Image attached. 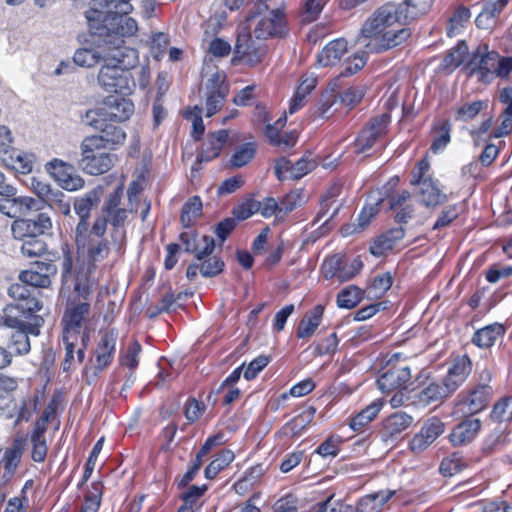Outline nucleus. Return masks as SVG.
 <instances>
[{
	"label": "nucleus",
	"mask_w": 512,
	"mask_h": 512,
	"mask_svg": "<svg viewBox=\"0 0 512 512\" xmlns=\"http://www.w3.org/2000/svg\"><path fill=\"white\" fill-rule=\"evenodd\" d=\"M81 119L83 124L99 131L102 129L103 125L109 121L104 113L103 106L86 111Z\"/></svg>",
	"instance_id": "nucleus-56"
},
{
	"label": "nucleus",
	"mask_w": 512,
	"mask_h": 512,
	"mask_svg": "<svg viewBox=\"0 0 512 512\" xmlns=\"http://www.w3.org/2000/svg\"><path fill=\"white\" fill-rule=\"evenodd\" d=\"M315 410L308 408L288 422L283 430L285 435L298 436L305 427L313 420Z\"/></svg>",
	"instance_id": "nucleus-45"
},
{
	"label": "nucleus",
	"mask_w": 512,
	"mask_h": 512,
	"mask_svg": "<svg viewBox=\"0 0 512 512\" xmlns=\"http://www.w3.org/2000/svg\"><path fill=\"white\" fill-rule=\"evenodd\" d=\"M383 403L381 400L376 399L371 404L362 409L350 421V427L354 431L361 430L364 426L370 423L380 412Z\"/></svg>",
	"instance_id": "nucleus-39"
},
{
	"label": "nucleus",
	"mask_w": 512,
	"mask_h": 512,
	"mask_svg": "<svg viewBox=\"0 0 512 512\" xmlns=\"http://www.w3.org/2000/svg\"><path fill=\"white\" fill-rule=\"evenodd\" d=\"M471 13L468 8L460 6L456 9L453 16L450 18L447 26V33L449 36H455L459 30L469 21Z\"/></svg>",
	"instance_id": "nucleus-51"
},
{
	"label": "nucleus",
	"mask_w": 512,
	"mask_h": 512,
	"mask_svg": "<svg viewBox=\"0 0 512 512\" xmlns=\"http://www.w3.org/2000/svg\"><path fill=\"white\" fill-rule=\"evenodd\" d=\"M39 333L38 325L15 329L10 335L7 349H12L17 356L26 355L31 349L29 335L37 336Z\"/></svg>",
	"instance_id": "nucleus-26"
},
{
	"label": "nucleus",
	"mask_w": 512,
	"mask_h": 512,
	"mask_svg": "<svg viewBox=\"0 0 512 512\" xmlns=\"http://www.w3.org/2000/svg\"><path fill=\"white\" fill-rule=\"evenodd\" d=\"M445 423L438 417L428 418L420 431L410 440L409 447L413 453L425 451L445 431Z\"/></svg>",
	"instance_id": "nucleus-12"
},
{
	"label": "nucleus",
	"mask_w": 512,
	"mask_h": 512,
	"mask_svg": "<svg viewBox=\"0 0 512 512\" xmlns=\"http://www.w3.org/2000/svg\"><path fill=\"white\" fill-rule=\"evenodd\" d=\"M481 429V420L467 417L456 425L449 434V441L453 446H463L472 442Z\"/></svg>",
	"instance_id": "nucleus-19"
},
{
	"label": "nucleus",
	"mask_w": 512,
	"mask_h": 512,
	"mask_svg": "<svg viewBox=\"0 0 512 512\" xmlns=\"http://www.w3.org/2000/svg\"><path fill=\"white\" fill-rule=\"evenodd\" d=\"M45 433L33 431L31 434L32 459L35 462H43L47 455V445L44 438Z\"/></svg>",
	"instance_id": "nucleus-58"
},
{
	"label": "nucleus",
	"mask_w": 512,
	"mask_h": 512,
	"mask_svg": "<svg viewBox=\"0 0 512 512\" xmlns=\"http://www.w3.org/2000/svg\"><path fill=\"white\" fill-rule=\"evenodd\" d=\"M235 458L233 451L222 450L217 457L210 462L205 468V477L207 479H213L216 475L226 468Z\"/></svg>",
	"instance_id": "nucleus-46"
},
{
	"label": "nucleus",
	"mask_w": 512,
	"mask_h": 512,
	"mask_svg": "<svg viewBox=\"0 0 512 512\" xmlns=\"http://www.w3.org/2000/svg\"><path fill=\"white\" fill-rule=\"evenodd\" d=\"M247 22L257 39L284 37L288 32L284 11L280 8L270 10L264 2L254 4Z\"/></svg>",
	"instance_id": "nucleus-4"
},
{
	"label": "nucleus",
	"mask_w": 512,
	"mask_h": 512,
	"mask_svg": "<svg viewBox=\"0 0 512 512\" xmlns=\"http://www.w3.org/2000/svg\"><path fill=\"white\" fill-rule=\"evenodd\" d=\"M102 195L101 187H96L74 201V211L79 217L75 228V234L84 233L91 229L89 218L92 209L98 206Z\"/></svg>",
	"instance_id": "nucleus-13"
},
{
	"label": "nucleus",
	"mask_w": 512,
	"mask_h": 512,
	"mask_svg": "<svg viewBox=\"0 0 512 512\" xmlns=\"http://www.w3.org/2000/svg\"><path fill=\"white\" fill-rule=\"evenodd\" d=\"M496 67H498V53L488 51L485 45L476 49L472 59L467 64L469 73L477 74L478 79L484 83H489L494 79Z\"/></svg>",
	"instance_id": "nucleus-9"
},
{
	"label": "nucleus",
	"mask_w": 512,
	"mask_h": 512,
	"mask_svg": "<svg viewBox=\"0 0 512 512\" xmlns=\"http://www.w3.org/2000/svg\"><path fill=\"white\" fill-rule=\"evenodd\" d=\"M215 248V241L210 236H202L198 239L196 249L193 251L197 261H202L210 256Z\"/></svg>",
	"instance_id": "nucleus-62"
},
{
	"label": "nucleus",
	"mask_w": 512,
	"mask_h": 512,
	"mask_svg": "<svg viewBox=\"0 0 512 512\" xmlns=\"http://www.w3.org/2000/svg\"><path fill=\"white\" fill-rule=\"evenodd\" d=\"M103 109L109 121L122 122L133 114L134 104L130 99L114 96L104 103Z\"/></svg>",
	"instance_id": "nucleus-22"
},
{
	"label": "nucleus",
	"mask_w": 512,
	"mask_h": 512,
	"mask_svg": "<svg viewBox=\"0 0 512 512\" xmlns=\"http://www.w3.org/2000/svg\"><path fill=\"white\" fill-rule=\"evenodd\" d=\"M465 466L463 458L457 453H452L442 460L439 469L444 476H453L462 471Z\"/></svg>",
	"instance_id": "nucleus-53"
},
{
	"label": "nucleus",
	"mask_w": 512,
	"mask_h": 512,
	"mask_svg": "<svg viewBox=\"0 0 512 512\" xmlns=\"http://www.w3.org/2000/svg\"><path fill=\"white\" fill-rule=\"evenodd\" d=\"M104 150L101 139L85 137L80 144L81 158L78 165L81 170L93 176L108 172L117 162V156Z\"/></svg>",
	"instance_id": "nucleus-6"
},
{
	"label": "nucleus",
	"mask_w": 512,
	"mask_h": 512,
	"mask_svg": "<svg viewBox=\"0 0 512 512\" xmlns=\"http://www.w3.org/2000/svg\"><path fill=\"white\" fill-rule=\"evenodd\" d=\"M266 469L262 464H257L247 469L243 476L234 484L238 494H244L250 487L256 484L264 475Z\"/></svg>",
	"instance_id": "nucleus-41"
},
{
	"label": "nucleus",
	"mask_w": 512,
	"mask_h": 512,
	"mask_svg": "<svg viewBox=\"0 0 512 512\" xmlns=\"http://www.w3.org/2000/svg\"><path fill=\"white\" fill-rule=\"evenodd\" d=\"M509 0L488 1L484 4L482 11L476 17V25L480 29L492 28Z\"/></svg>",
	"instance_id": "nucleus-29"
},
{
	"label": "nucleus",
	"mask_w": 512,
	"mask_h": 512,
	"mask_svg": "<svg viewBox=\"0 0 512 512\" xmlns=\"http://www.w3.org/2000/svg\"><path fill=\"white\" fill-rule=\"evenodd\" d=\"M202 202L198 196L190 198L182 208L181 222L185 227H190L194 220L201 215Z\"/></svg>",
	"instance_id": "nucleus-49"
},
{
	"label": "nucleus",
	"mask_w": 512,
	"mask_h": 512,
	"mask_svg": "<svg viewBox=\"0 0 512 512\" xmlns=\"http://www.w3.org/2000/svg\"><path fill=\"white\" fill-rule=\"evenodd\" d=\"M491 417L497 422L512 420V396L498 401L493 407Z\"/></svg>",
	"instance_id": "nucleus-57"
},
{
	"label": "nucleus",
	"mask_w": 512,
	"mask_h": 512,
	"mask_svg": "<svg viewBox=\"0 0 512 512\" xmlns=\"http://www.w3.org/2000/svg\"><path fill=\"white\" fill-rule=\"evenodd\" d=\"M89 27L93 33L100 38L96 48H80L76 50L73 56V61L76 65L81 67H93L100 61H105L106 54L112 52L113 44H109L108 40H115L116 38H124L128 35H122L120 30L102 21L92 23L88 21Z\"/></svg>",
	"instance_id": "nucleus-5"
},
{
	"label": "nucleus",
	"mask_w": 512,
	"mask_h": 512,
	"mask_svg": "<svg viewBox=\"0 0 512 512\" xmlns=\"http://www.w3.org/2000/svg\"><path fill=\"white\" fill-rule=\"evenodd\" d=\"M130 210L126 208L103 212L97 216L93 222V233L98 236H104L107 230V224H111L115 230L123 227Z\"/></svg>",
	"instance_id": "nucleus-23"
},
{
	"label": "nucleus",
	"mask_w": 512,
	"mask_h": 512,
	"mask_svg": "<svg viewBox=\"0 0 512 512\" xmlns=\"http://www.w3.org/2000/svg\"><path fill=\"white\" fill-rule=\"evenodd\" d=\"M227 139L228 132L226 130H219L211 134L206 144L207 147L197 156V161L191 168L192 172L198 171L202 162H208L216 158L220 154Z\"/></svg>",
	"instance_id": "nucleus-24"
},
{
	"label": "nucleus",
	"mask_w": 512,
	"mask_h": 512,
	"mask_svg": "<svg viewBox=\"0 0 512 512\" xmlns=\"http://www.w3.org/2000/svg\"><path fill=\"white\" fill-rule=\"evenodd\" d=\"M324 308L321 305H317L300 321L297 336L299 338H309L313 335L317 327L321 323Z\"/></svg>",
	"instance_id": "nucleus-37"
},
{
	"label": "nucleus",
	"mask_w": 512,
	"mask_h": 512,
	"mask_svg": "<svg viewBox=\"0 0 512 512\" xmlns=\"http://www.w3.org/2000/svg\"><path fill=\"white\" fill-rule=\"evenodd\" d=\"M45 171L67 191H77L84 187V179L76 174L73 165L54 158L45 164Z\"/></svg>",
	"instance_id": "nucleus-8"
},
{
	"label": "nucleus",
	"mask_w": 512,
	"mask_h": 512,
	"mask_svg": "<svg viewBox=\"0 0 512 512\" xmlns=\"http://www.w3.org/2000/svg\"><path fill=\"white\" fill-rule=\"evenodd\" d=\"M468 54V47L464 42H460L453 48L444 58L446 67L456 68L466 60Z\"/></svg>",
	"instance_id": "nucleus-59"
},
{
	"label": "nucleus",
	"mask_w": 512,
	"mask_h": 512,
	"mask_svg": "<svg viewBox=\"0 0 512 512\" xmlns=\"http://www.w3.org/2000/svg\"><path fill=\"white\" fill-rule=\"evenodd\" d=\"M23 450V440L16 439L12 446L0 450V470L4 468L5 475H12L20 463Z\"/></svg>",
	"instance_id": "nucleus-32"
},
{
	"label": "nucleus",
	"mask_w": 512,
	"mask_h": 512,
	"mask_svg": "<svg viewBox=\"0 0 512 512\" xmlns=\"http://www.w3.org/2000/svg\"><path fill=\"white\" fill-rule=\"evenodd\" d=\"M14 187L6 185L0 193H6L7 197L0 198V213L10 218H18L29 210L40 209L39 201L31 197L22 196L11 198L14 195Z\"/></svg>",
	"instance_id": "nucleus-10"
},
{
	"label": "nucleus",
	"mask_w": 512,
	"mask_h": 512,
	"mask_svg": "<svg viewBox=\"0 0 512 512\" xmlns=\"http://www.w3.org/2000/svg\"><path fill=\"white\" fill-rule=\"evenodd\" d=\"M224 267V262L216 257V256H208L202 261H197L191 263L186 272V276L189 280H194L197 276L198 272L203 277H214L222 272Z\"/></svg>",
	"instance_id": "nucleus-27"
},
{
	"label": "nucleus",
	"mask_w": 512,
	"mask_h": 512,
	"mask_svg": "<svg viewBox=\"0 0 512 512\" xmlns=\"http://www.w3.org/2000/svg\"><path fill=\"white\" fill-rule=\"evenodd\" d=\"M51 195L52 197H50L46 204L58 213L68 215L71 208L66 195L59 189H56L54 194Z\"/></svg>",
	"instance_id": "nucleus-61"
},
{
	"label": "nucleus",
	"mask_w": 512,
	"mask_h": 512,
	"mask_svg": "<svg viewBox=\"0 0 512 512\" xmlns=\"http://www.w3.org/2000/svg\"><path fill=\"white\" fill-rule=\"evenodd\" d=\"M56 271V266L51 262H37L30 270L21 272L19 280L27 283L30 288H46L51 283L50 277Z\"/></svg>",
	"instance_id": "nucleus-15"
},
{
	"label": "nucleus",
	"mask_w": 512,
	"mask_h": 512,
	"mask_svg": "<svg viewBox=\"0 0 512 512\" xmlns=\"http://www.w3.org/2000/svg\"><path fill=\"white\" fill-rule=\"evenodd\" d=\"M256 144L248 142L238 146L231 157L230 163L233 167L241 168L247 165L255 156Z\"/></svg>",
	"instance_id": "nucleus-47"
},
{
	"label": "nucleus",
	"mask_w": 512,
	"mask_h": 512,
	"mask_svg": "<svg viewBox=\"0 0 512 512\" xmlns=\"http://www.w3.org/2000/svg\"><path fill=\"white\" fill-rule=\"evenodd\" d=\"M411 378L409 367H393L380 375L377 384L383 393H389L398 388H406Z\"/></svg>",
	"instance_id": "nucleus-17"
},
{
	"label": "nucleus",
	"mask_w": 512,
	"mask_h": 512,
	"mask_svg": "<svg viewBox=\"0 0 512 512\" xmlns=\"http://www.w3.org/2000/svg\"><path fill=\"white\" fill-rule=\"evenodd\" d=\"M75 243L78 253L84 256L89 264L96 265L102 262L110 253L109 242L103 239V236L94 234L93 226L84 233L75 234Z\"/></svg>",
	"instance_id": "nucleus-7"
},
{
	"label": "nucleus",
	"mask_w": 512,
	"mask_h": 512,
	"mask_svg": "<svg viewBox=\"0 0 512 512\" xmlns=\"http://www.w3.org/2000/svg\"><path fill=\"white\" fill-rule=\"evenodd\" d=\"M362 299V291L354 285L344 288L337 296V305L340 308L352 309Z\"/></svg>",
	"instance_id": "nucleus-48"
},
{
	"label": "nucleus",
	"mask_w": 512,
	"mask_h": 512,
	"mask_svg": "<svg viewBox=\"0 0 512 512\" xmlns=\"http://www.w3.org/2000/svg\"><path fill=\"white\" fill-rule=\"evenodd\" d=\"M227 88L223 85L220 75L214 74L207 84L206 116H213L224 104Z\"/></svg>",
	"instance_id": "nucleus-20"
},
{
	"label": "nucleus",
	"mask_w": 512,
	"mask_h": 512,
	"mask_svg": "<svg viewBox=\"0 0 512 512\" xmlns=\"http://www.w3.org/2000/svg\"><path fill=\"white\" fill-rule=\"evenodd\" d=\"M472 365L467 356H461L454 360L452 366L448 369V373L444 378L447 386L455 392L458 387L464 383L468 375L471 373Z\"/></svg>",
	"instance_id": "nucleus-28"
},
{
	"label": "nucleus",
	"mask_w": 512,
	"mask_h": 512,
	"mask_svg": "<svg viewBox=\"0 0 512 512\" xmlns=\"http://www.w3.org/2000/svg\"><path fill=\"white\" fill-rule=\"evenodd\" d=\"M505 332L503 325L494 323L475 332L473 343L481 348H489L494 345L496 340Z\"/></svg>",
	"instance_id": "nucleus-38"
},
{
	"label": "nucleus",
	"mask_w": 512,
	"mask_h": 512,
	"mask_svg": "<svg viewBox=\"0 0 512 512\" xmlns=\"http://www.w3.org/2000/svg\"><path fill=\"white\" fill-rule=\"evenodd\" d=\"M341 191L342 186L340 184H333L327 189L322 198L321 208L314 220V224L323 221V225H326L338 214L342 202H339L337 197L341 194Z\"/></svg>",
	"instance_id": "nucleus-18"
},
{
	"label": "nucleus",
	"mask_w": 512,
	"mask_h": 512,
	"mask_svg": "<svg viewBox=\"0 0 512 512\" xmlns=\"http://www.w3.org/2000/svg\"><path fill=\"white\" fill-rule=\"evenodd\" d=\"M394 490H381L362 497L357 504L358 512H382L383 506L394 496Z\"/></svg>",
	"instance_id": "nucleus-33"
},
{
	"label": "nucleus",
	"mask_w": 512,
	"mask_h": 512,
	"mask_svg": "<svg viewBox=\"0 0 512 512\" xmlns=\"http://www.w3.org/2000/svg\"><path fill=\"white\" fill-rule=\"evenodd\" d=\"M102 496V485L93 483L91 489L85 495L84 502L79 512H98Z\"/></svg>",
	"instance_id": "nucleus-50"
},
{
	"label": "nucleus",
	"mask_w": 512,
	"mask_h": 512,
	"mask_svg": "<svg viewBox=\"0 0 512 512\" xmlns=\"http://www.w3.org/2000/svg\"><path fill=\"white\" fill-rule=\"evenodd\" d=\"M131 0H93L86 11L87 21H99L120 30L122 35H134L138 29L136 21L127 15L132 11Z\"/></svg>",
	"instance_id": "nucleus-3"
},
{
	"label": "nucleus",
	"mask_w": 512,
	"mask_h": 512,
	"mask_svg": "<svg viewBox=\"0 0 512 512\" xmlns=\"http://www.w3.org/2000/svg\"><path fill=\"white\" fill-rule=\"evenodd\" d=\"M12 167L22 173L28 174L33 170L35 156L25 152H15L11 155Z\"/></svg>",
	"instance_id": "nucleus-55"
},
{
	"label": "nucleus",
	"mask_w": 512,
	"mask_h": 512,
	"mask_svg": "<svg viewBox=\"0 0 512 512\" xmlns=\"http://www.w3.org/2000/svg\"><path fill=\"white\" fill-rule=\"evenodd\" d=\"M311 156V154L304 155L293 164L292 179H300L316 167V161Z\"/></svg>",
	"instance_id": "nucleus-60"
},
{
	"label": "nucleus",
	"mask_w": 512,
	"mask_h": 512,
	"mask_svg": "<svg viewBox=\"0 0 512 512\" xmlns=\"http://www.w3.org/2000/svg\"><path fill=\"white\" fill-rule=\"evenodd\" d=\"M316 86V79L313 77L304 79L300 85L298 86L295 95L293 96L290 106H289V113L294 114L299 109H301L305 103L307 96L310 94V92L315 88Z\"/></svg>",
	"instance_id": "nucleus-43"
},
{
	"label": "nucleus",
	"mask_w": 512,
	"mask_h": 512,
	"mask_svg": "<svg viewBox=\"0 0 512 512\" xmlns=\"http://www.w3.org/2000/svg\"><path fill=\"white\" fill-rule=\"evenodd\" d=\"M492 389L488 385L477 386L468 398V412L475 414L483 410L489 403Z\"/></svg>",
	"instance_id": "nucleus-40"
},
{
	"label": "nucleus",
	"mask_w": 512,
	"mask_h": 512,
	"mask_svg": "<svg viewBox=\"0 0 512 512\" xmlns=\"http://www.w3.org/2000/svg\"><path fill=\"white\" fill-rule=\"evenodd\" d=\"M400 13L394 3L379 7L363 23L356 43L369 53H380L403 44L411 31L405 27L407 22L399 16Z\"/></svg>",
	"instance_id": "nucleus-1"
},
{
	"label": "nucleus",
	"mask_w": 512,
	"mask_h": 512,
	"mask_svg": "<svg viewBox=\"0 0 512 512\" xmlns=\"http://www.w3.org/2000/svg\"><path fill=\"white\" fill-rule=\"evenodd\" d=\"M18 239L22 241L21 253L28 258L40 257L47 250L46 243L39 236L28 234Z\"/></svg>",
	"instance_id": "nucleus-44"
},
{
	"label": "nucleus",
	"mask_w": 512,
	"mask_h": 512,
	"mask_svg": "<svg viewBox=\"0 0 512 512\" xmlns=\"http://www.w3.org/2000/svg\"><path fill=\"white\" fill-rule=\"evenodd\" d=\"M413 418L404 412H397L389 416L383 427V437L395 438L412 424Z\"/></svg>",
	"instance_id": "nucleus-36"
},
{
	"label": "nucleus",
	"mask_w": 512,
	"mask_h": 512,
	"mask_svg": "<svg viewBox=\"0 0 512 512\" xmlns=\"http://www.w3.org/2000/svg\"><path fill=\"white\" fill-rule=\"evenodd\" d=\"M24 313L17 304H8L0 312V325L12 329L25 328V326H34V324L26 322ZM35 325H39L35 323Z\"/></svg>",
	"instance_id": "nucleus-34"
},
{
	"label": "nucleus",
	"mask_w": 512,
	"mask_h": 512,
	"mask_svg": "<svg viewBox=\"0 0 512 512\" xmlns=\"http://www.w3.org/2000/svg\"><path fill=\"white\" fill-rule=\"evenodd\" d=\"M90 306L87 303H79L69 307L64 316L65 328L63 335L75 337V340L81 339L85 346L88 335L82 331V324L89 314Z\"/></svg>",
	"instance_id": "nucleus-14"
},
{
	"label": "nucleus",
	"mask_w": 512,
	"mask_h": 512,
	"mask_svg": "<svg viewBox=\"0 0 512 512\" xmlns=\"http://www.w3.org/2000/svg\"><path fill=\"white\" fill-rule=\"evenodd\" d=\"M484 107H486V103L479 100L471 103H464L457 108L455 119L463 122L472 120Z\"/></svg>",
	"instance_id": "nucleus-52"
},
{
	"label": "nucleus",
	"mask_w": 512,
	"mask_h": 512,
	"mask_svg": "<svg viewBox=\"0 0 512 512\" xmlns=\"http://www.w3.org/2000/svg\"><path fill=\"white\" fill-rule=\"evenodd\" d=\"M112 52L106 54L97 77L98 84L107 92L127 94L135 85L129 70L139 62L137 50L124 46L123 38L108 40Z\"/></svg>",
	"instance_id": "nucleus-2"
},
{
	"label": "nucleus",
	"mask_w": 512,
	"mask_h": 512,
	"mask_svg": "<svg viewBox=\"0 0 512 512\" xmlns=\"http://www.w3.org/2000/svg\"><path fill=\"white\" fill-rule=\"evenodd\" d=\"M451 140V124L449 121H444L440 127L435 131V136L431 146V150L437 153L443 150Z\"/></svg>",
	"instance_id": "nucleus-54"
},
{
	"label": "nucleus",
	"mask_w": 512,
	"mask_h": 512,
	"mask_svg": "<svg viewBox=\"0 0 512 512\" xmlns=\"http://www.w3.org/2000/svg\"><path fill=\"white\" fill-rule=\"evenodd\" d=\"M140 352L141 345L137 341L131 343L121 359L122 365L129 368L133 372L139 364Z\"/></svg>",
	"instance_id": "nucleus-63"
},
{
	"label": "nucleus",
	"mask_w": 512,
	"mask_h": 512,
	"mask_svg": "<svg viewBox=\"0 0 512 512\" xmlns=\"http://www.w3.org/2000/svg\"><path fill=\"white\" fill-rule=\"evenodd\" d=\"M434 0H405L404 3L394 4L398 11H401L400 17L407 23L427 14Z\"/></svg>",
	"instance_id": "nucleus-30"
},
{
	"label": "nucleus",
	"mask_w": 512,
	"mask_h": 512,
	"mask_svg": "<svg viewBox=\"0 0 512 512\" xmlns=\"http://www.w3.org/2000/svg\"><path fill=\"white\" fill-rule=\"evenodd\" d=\"M52 227V222L46 214H39L34 219L16 220L12 224L14 238H23L28 234L40 236Z\"/></svg>",
	"instance_id": "nucleus-16"
},
{
	"label": "nucleus",
	"mask_w": 512,
	"mask_h": 512,
	"mask_svg": "<svg viewBox=\"0 0 512 512\" xmlns=\"http://www.w3.org/2000/svg\"><path fill=\"white\" fill-rule=\"evenodd\" d=\"M115 350V339L112 335L105 334L96 350V363L94 365V375L104 370L111 362Z\"/></svg>",
	"instance_id": "nucleus-35"
},
{
	"label": "nucleus",
	"mask_w": 512,
	"mask_h": 512,
	"mask_svg": "<svg viewBox=\"0 0 512 512\" xmlns=\"http://www.w3.org/2000/svg\"><path fill=\"white\" fill-rule=\"evenodd\" d=\"M100 131L101 135L94 137L102 140V147L104 148L121 145L126 139V133L122 128L112 124L105 123Z\"/></svg>",
	"instance_id": "nucleus-42"
},
{
	"label": "nucleus",
	"mask_w": 512,
	"mask_h": 512,
	"mask_svg": "<svg viewBox=\"0 0 512 512\" xmlns=\"http://www.w3.org/2000/svg\"><path fill=\"white\" fill-rule=\"evenodd\" d=\"M261 207V202L249 199L233 210V214L237 220H246L254 213L258 212Z\"/></svg>",
	"instance_id": "nucleus-64"
},
{
	"label": "nucleus",
	"mask_w": 512,
	"mask_h": 512,
	"mask_svg": "<svg viewBox=\"0 0 512 512\" xmlns=\"http://www.w3.org/2000/svg\"><path fill=\"white\" fill-rule=\"evenodd\" d=\"M416 193L418 201L426 208L434 209L447 200V196L438 188L432 177H427L426 181L417 184Z\"/></svg>",
	"instance_id": "nucleus-21"
},
{
	"label": "nucleus",
	"mask_w": 512,
	"mask_h": 512,
	"mask_svg": "<svg viewBox=\"0 0 512 512\" xmlns=\"http://www.w3.org/2000/svg\"><path fill=\"white\" fill-rule=\"evenodd\" d=\"M452 393L451 388L443 380L442 382H430L418 393L417 397L419 403L429 405L434 402L443 401Z\"/></svg>",
	"instance_id": "nucleus-31"
},
{
	"label": "nucleus",
	"mask_w": 512,
	"mask_h": 512,
	"mask_svg": "<svg viewBox=\"0 0 512 512\" xmlns=\"http://www.w3.org/2000/svg\"><path fill=\"white\" fill-rule=\"evenodd\" d=\"M348 50V43L344 38L330 41L318 54L317 63L321 67H332L340 62Z\"/></svg>",
	"instance_id": "nucleus-25"
},
{
	"label": "nucleus",
	"mask_w": 512,
	"mask_h": 512,
	"mask_svg": "<svg viewBox=\"0 0 512 512\" xmlns=\"http://www.w3.org/2000/svg\"><path fill=\"white\" fill-rule=\"evenodd\" d=\"M389 122L390 115L387 113L372 118L355 140L356 152L364 153L368 151L386 133Z\"/></svg>",
	"instance_id": "nucleus-11"
}]
</instances>
